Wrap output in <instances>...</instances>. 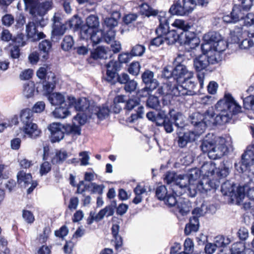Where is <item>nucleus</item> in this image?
<instances>
[{"label":"nucleus","instance_id":"obj_1","mask_svg":"<svg viewBox=\"0 0 254 254\" xmlns=\"http://www.w3.org/2000/svg\"><path fill=\"white\" fill-rule=\"evenodd\" d=\"M216 114L213 109L207 110L204 114L194 112L190 116L191 124L194 127V132L200 135L208 125H223L228 123L234 115L241 112V107L236 102L230 93H225L215 105Z\"/></svg>","mask_w":254,"mask_h":254},{"label":"nucleus","instance_id":"obj_2","mask_svg":"<svg viewBox=\"0 0 254 254\" xmlns=\"http://www.w3.org/2000/svg\"><path fill=\"white\" fill-rule=\"evenodd\" d=\"M239 3L234 4L230 13H223L222 20L225 24H236L243 20V24L236 26L234 32L240 36L243 32V26L249 27L254 26V14L252 12L246 13L253 6L252 0H238ZM249 38H254V32H249Z\"/></svg>","mask_w":254,"mask_h":254},{"label":"nucleus","instance_id":"obj_3","mask_svg":"<svg viewBox=\"0 0 254 254\" xmlns=\"http://www.w3.org/2000/svg\"><path fill=\"white\" fill-rule=\"evenodd\" d=\"M188 79L185 81L177 83L169 84L166 86V94L164 96H171L174 100L182 103H185L184 96L186 95H193L195 93L194 89L196 84L194 81Z\"/></svg>","mask_w":254,"mask_h":254},{"label":"nucleus","instance_id":"obj_4","mask_svg":"<svg viewBox=\"0 0 254 254\" xmlns=\"http://www.w3.org/2000/svg\"><path fill=\"white\" fill-rule=\"evenodd\" d=\"M106 73L103 74L102 80L111 85H114L117 82L125 84L129 80V76L126 73H118L121 70L119 63L114 60H110L105 65Z\"/></svg>","mask_w":254,"mask_h":254},{"label":"nucleus","instance_id":"obj_5","mask_svg":"<svg viewBox=\"0 0 254 254\" xmlns=\"http://www.w3.org/2000/svg\"><path fill=\"white\" fill-rule=\"evenodd\" d=\"M20 119L23 125L22 130L28 137L36 138L41 133L36 124L33 123V111L29 108L23 109L20 114Z\"/></svg>","mask_w":254,"mask_h":254},{"label":"nucleus","instance_id":"obj_6","mask_svg":"<svg viewBox=\"0 0 254 254\" xmlns=\"http://www.w3.org/2000/svg\"><path fill=\"white\" fill-rule=\"evenodd\" d=\"M174 73L173 81H169L158 89V93L162 95L166 94V86L169 84L180 83V82L185 81L186 79H191L193 73L192 71H189L187 67L184 64H178L173 69Z\"/></svg>","mask_w":254,"mask_h":254},{"label":"nucleus","instance_id":"obj_7","mask_svg":"<svg viewBox=\"0 0 254 254\" xmlns=\"http://www.w3.org/2000/svg\"><path fill=\"white\" fill-rule=\"evenodd\" d=\"M212 52H210L209 55L202 54L193 59V67L197 73V77L201 88H202L204 78V73L201 72L206 69L210 64H214L212 63V62H214L213 61L214 58L211 54Z\"/></svg>","mask_w":254,"mask_h":254},{"label":"nucleus","instance_id":"obj_8","mask_svg":"<svg viewBox=\"0 0 254 254\" xmlns=\"http://www.w3.org/2000/svg\"><path fill=\"white\" fill-rule=\"evenodd\" d=\"M81 102L80 99L75 101V108L77 111L87 112L90 116L95 115L100 121L104 120L109 115L110 109L107 106H97L94 104H88L87 106H85L81 105Z\"/></svg>","mask_w":254,"mask_h":254},{"label":"nucleus","instance_id":"obj_9","mask_svg":"<svg viewBox=\"0 0 254 254\" xmlns=\"http://www.w3.org/2000/svg\"><path fill=\"white\" fill-rule=\"evenodd\" d=\"M196 5L194 0H179L174 2L169 9L171 15H186L190 13Z\"/></svg>","mask_w":254,"mask_h":254},{"label":"nucleus","instance_id":"obj_10","mask_svg":"<svg viewBox=\"0 0 254 254\" xmlns=\"http://www.w3.org/2000/svg\"><path fill=\"white\" fill-rule=\"evenodd\" d=\"M177 192L173 189L172 192L168 191L165 186L161 185L157 187L155 194L157 198L164 202V203L169 207L175 205L177 199L175 195Z\"/></svg>","mask_w":254,"mask_h":254},{"label":"nucleus","instance_id":"obj_11","mask_svg":"<svg viewBox=\"0 0 254 254\" xmlns=\"http://www.w3.org/2000/svg\"><path fill=\"white\" fill-rule=\"evenodd\" d=\"M17 183L21 188H25L30 185L27 190L28 194L31 193L38 185L36 182L32 181L31 174L26 173L24 171H20L17 173Z\"/></svg>","mask_w":254,"mask_h":254},{"label":"nucleus","instance_id":"obj_12","mask_svg":"<svg viewBox=\"0 0 254 254\" xmlns=\"http://www.w3.org/2000/svg\"><path fill=\"white\" fill-rule=\"evenodd\" d=\"M48 128L50 132V140L52 143L59 142L64 136V125L60 123H53L50 124Z\"/></svg>","mask_w":254,"mask_h":254},{"label":"nucleus","instance_id":"obj_13","mask_svg":"<svg viewBox=\"0 0 254 254\" xmlns=\"http://www.w3.org/2000/svg\"><path fill=\"white\" fill-rule=\"evenodd\" d=\"M118 21L111 17L106 18L103 24V30L105 32L104 37V40L107 43H109L115 38V31L114 28L117 26Z\"/></svg>","mask_w":254,"mask_h":254},{"label":"nucleus","instance_id":"obj_14","mask_svg":"<svg viewBox=\"0 0 254 254\" xmlns=\"http://www.w3.org/2000/svg\"><path fill=\"white\" fill-rule=\"evenodd\" d=\"M171 15L169 11L160 12L158 15L159 24L155 30L157 35H162L163 37L170 30L169 20Z\"/></svg>","mask_w":254,"mask_h":254},{"label":"nucleus","instance_id":"obj_15","mask_svg":"<svg viewBox=\"0 0 254 254\" xmlns=\"http://www.w3.org/2000/svg\"><path fill=\"white\" fill-rule=\"evenodd\" d=\"M154 122L157 126H163L167 133L173 131V123L164 110H160L157 112Z\"/></svg>","mask_w":254,"mask_h":254},{"label":"nucleus","instance_id":"obj_16","mask_svg":"<svg viewBox=\"0 0 254 254\" xmlns=\"http://www.w3.org/2000/svg\"><path fill=\"white\" fill-rule=\"evenodd\" d=\"M220 185L219 180L213 176L208 178H203L197 186L198 189L201 193L206 192L211 189L216 190Z\"/></svg>","mask_w":254,"mask_h":254},{"label":"nucleus","instance_id":"obj_17","mask_svg":"<svg viewBox=\"0 0 254 254\" xmlns=\"http://www.w3.org/2000/svg\"><path fill=\"white\" fill-rule=\"evenodd\" d=\"M51 7V2L48 1L40 3L36 2L30 6V13L34 16L36 15L43 16Z\"/></svg>","mask_w":254,"mask_h":254},{"label":"nucleus","instance_id":"obj_18","mask_svg":"<svg viewBox=\"0 0 254 254\" xmlns=\"http://www.w3.org/2000/svg\"><path fill=\"white\" fill-rule=\"evenodd\" d=\"M180 36V44L181 45L190 46L194 44L197 46L199 44L196 33L189 31V29L181 32Z\"/></svg>","mask_w":254,"mask_h":254},{"label":"nucleus","instance_id":"obj_19","mask_svg":"<svg viewBox=\"0 0 254 254\" xmlns=\"http://www.w3.org/2000/svg\"><path fill=\"white\" fill-rule=\"evenodd\" d=\"M153 76L154 73L152 71L148 70L144 71V92H147L148 94H150V92L158 86L157 81L153 78Z\"/></svg>","mask_w":254,"mask_h":254},{"label":"nucleus","instance_id":"obj_20","mask_svg":"<svg viewBox=\"0 0 254 254\" xmlns=\"http://www.w3.org/2000/svg\"><path fill=\"white\" fill-rule=\"evenodd\" d=\"M227 47V44L226 41L222 39L221 38L215 44H213L212 48H210V51L209 52L210 53V52H214L213 55H212L214 58L213 59L214 62H212V63H218L220 61V54L226 49Z\"/></svg>","mask_w":254,"mask_h":254},{"label":"nucleus","instance_id":"obj_21","mask_svg":"<svg viewBox=\"0 0 254 254\" xmlns=\"http://www.w3.org/2000/svg\"><path fill=\"white\" fill-rule=\"evenodd\" d=\"M68 157V153L64 149L57 150L55 154L48 145L43 147V159H66Z\"/></svg>","mask_w":254,"mask_h":254},{"label":"nucleus","instance_id":"obj_22","mask_svg":"<svg viewBox=\"0 0 254 254\" xmlns=\"http://www.w3.org/2000/svg\"><path fill=\"white\" fill-rule=\"evenodd\" d=\"M175 187L173 189L177 192V195H181L186 190L187 188L190 185L189 178L187 175L180 176L175 181Z\"/></svg>","mask_w":254,"mask_h":254},{"label":"nucleus","instance_id":"obj_23","mask_svg":"<svg viewBox=\"0 0 254 254\" xmlns=\"http://www.w3.org/2000/svg\"><path fill=\"white\" fill-rule=\"evenodd\" d=\"M52 49V43L49 40L44 39L39 43L38 50L42 61H46L49 59Z\"/></svg>","mask_w":254,"mask_h":254},{"label":"nucleus","instance_id":"obj_24","mask_svg":"<svg viewBox=\"0 0 254 254\" xmlns=\"http://www.w3.org/2000/svg\"><path fill=\"white\" fill-rule=\"evenodd\" d=\"M199 136L194 131H189L185 132L182 135L178 136V146L181 148H184L186 146L189 142L194 141Z\"/></svg>","mask_w":254,"mask_h":254},{"label":"nucleus","instance_id":"obj_25","mask_svg":"<svg viewBox=\"0 0 254 254\" xmlns=\"http://www.w3.org/2000/svg\"><path fill=\"white\" fill-rule=\"evenodd\" d=\"M51 73L52 74L51 79H50V76L48 75L47 80H45L44 81L45 83L43 84V90L47 97L53 93V92L56 88L57 83V78L55 73Z\"/></svg>","mask_w":254,"mask_h":254},{"label":"nucleus","instance_id":"obj_26","mask_svg":"<svg viewBox=\"0 0 254 254\" xmlns=\"http://www.w3.org/2000/svg\"><path fill=\"white\" fill-rule=\"evenodd\" d=\"M229 153V148L225 144H222L215 148L210 152V159H221L222 157L227 155Z\"/></svg>","mask_w":254,"mask_h":254},{"label":"nucleus","instance_id":"obj_27","mask_svg":"<svg viewBox=\"0 0 254 254\" xmlns=\"http://www.w3.org/2000/svg\"><path fill=\"white\" fill-rule=\"evenodd\" d=\"M176 204H177L178 212L182 216L187 215L192 207L191 202L187 199H181L178 201L177 200Z\"/></svg>","mask_w":254,"mask_h":254},{"label":"nucleus","instance_id":"obj_28","mask_svg":"<svg viewBox=\"0 0 254 254\" xmlns=\"http://www.w3.org/2000/svg\"><path fill=\"white\" fill-rule=\"evenodd\" d=\"M208 135H206L205 138L203 139L200 147L203 152L206 153L209 159H210L211 157L210 152L214 150L216 141L213 139H208Z\"/></svg>","mask_w":254,"mask_h":254},{"label":"nucleus","instance_id":"obj_29","mask_svg":"<svg viewBox=\"0 0 254 254\" xmlns=\"http://www.w3.org/2000/svg\"><path fill=\"white\" fill-rule=\"evenodd\" d=\"M199 226V219L197 217L192 216L190 218L189 223L186 224L184 232L186 235H189L192 232H197Z\"/></svg>","mask_w":254,"mask_h":254},{"label":"nucleus","instance_id":"obj_30","mask_svg":"<svg viewBox=\"0 0 254 254\" xmlns=\"http://www.w3.org/2000/svg\"><path fill=\"white\" fill-rule=\"evenodd\" d=\"M216 169L215 164L210 161L203 163L200 171L207 177H211L215 175Z\"/></svg>","mask_w":254,"mask_h":254},{"label":"nucleus","instance_id":"obj_31","mask_svg":"<svg viewBox=\"0 0 254 254\" xmlns=\"http://www.w3.org/2000/svg\"><path fill=\"white\" fill-rule=\"evenodd\" d=\"M163 37L167 45H173L177 41L180 43V33L176 30H169Z\"/></svg>","mask_w":254,"mask_h":254},{"label":"nucleus","instance_id":"obj_32","mask_svg":"<svg viewBox=\"0 0 254 254\" xmlns=\"http://www.w3.org/2000/svg\"><path fill=\"white\" fill-rule=\"evenodd\" d=\"M50 103L54 106L65 105L64 95L58 92L53 93L47 97Z\"/></svg>","mask_w":254,"mask_h":254},{"label":"nucleus","instance_id":"obj_33","mask_svg":"<svg viewBox=\"0 0 254 254\" xmlns=\"http://www.w3.org/2000/svg\"><path fill=\"white\" fill-rule=\"evenodd\" d=\"M238 162L235 163L236 170L240 173H243L250 170L254 165V160H238Z\"/></svg>","mask_w":254,"mask_h":254},{"label":"nucleus","instance_id":"obj_34","mask_svg":"<svg viewBox=\"0 0 254 254\" xmlns=\"http://www.w3.org/2000/svg\"><path fill=\"white\" fill-rule=\"evenodd\" d=\"M221 38L220 34L216 32H209L203 36L204 41L206 44L210 45V48H212L213 44H215Z\"/></svg>","mask_w":254,"mask_h":254},{"label":"nucleus","instance_id":"obj_35","mask_svg":"<svg viewBox=\"0 0 254 254\" xmlns=\"http://www.w3.org/2000/svg\"><path fill=\"white\" fill-rule=\"evenodd\" d=\"M66 25L67 28L72 29L74 31H78L82 26V21L77 15H74L66 22Z\"/></svg>","mask_w":254,"mask_h":254},{"label":"nucleus","instance_id":"obj_36","mask_svg":"<svg viewBox=\"0 0 254 254\" xmlns=\"http://www.w3.org/2000/svg\"><path fill=\"white\" fill-rule=\"evenodd\" d=\"M236 187L234 183L229 181L224 182L221 185V191L225 195L233 197L234 190Z\"/></svg>","mask_w":254,"mask_h":254},{"label":"nucleus","instance_id":"obj_37","mask_svg":"<svg viewBox=\"0 0 254 254\" xmlns=\"http://www.w3.org/2000/svg\"><path fill=\"white\" fill-rule=\"evenodd\" d=\"M53 114L56 118L64 119L70 114V112L68 110V106L65 104V105L59 106V107H56L53 112Z\"/></svg>","mask_w":254,"mask_h":254},{"label":"nucleus","instance_id":"obj_38","mask_svg":"<svg viewBox=\"0 0 254 254\" xmlns=\"http://www.w3.org/2000/svg\"><path fill=\"white\" fill-rule=\"evenodd\" d=\"M105 32L103 30L98 29H93L91 35H90L89 40H90L93 46L99 44L102 38L104 39Z\"/></svg>","mask_w":254,"mask_h":254},{"label":"nucleus","instance_id":"obj_39","mask_svg":"<svg viewBox=\"0 0 254 254\" xmlns=\"http://www.w3.org/2000/svg\"><path fill=\"white\" fill-rule=\"evenodd\" d=\"M64 131L67 135H71L72 136H78L81 134V129L80 126L66 124L64 125Z\"/></svg>","mask_w":254,"mask_h":254},{"label":"nucleus","instance_id":"obj_40","mask_svg":"<svg viewBox=\"0 0 254 254\" xmlns=\"http://www.w3.org/2000/svg\"><path fill=\"white\" fill-rule=\"evenodd\" d=\"M65 28L64 25L60 26L55 24L52 31L51 39L52 41H54L56 39L57 41L65 33Z\"/></svg>","mask_w":254,"mask_h":254},{"label":"nucleus","instance_id":"obj_41","mask_svg":"<svg viewBox=\"0 0 254 254\" xmlns=\"http://www.w3.org/2000/svg\"><path fill=\"white\" fill-rule=\"evenodd\" d=\"M201 171L197 168H193L190 170L189 174H186L189 178L190 184L197 185L201 182L198 179L200 176Z\"/></svg>","mask_w":254,"mask_h":254},{"label":"nucleus","instance_id":"obj_42","mask_svg":"<svg viewBox=\"0 0 254 254\" xmlns=\"http://www.w3.org/2000/svg\"><path fill=\"white\" fill-rule=\"evenodd\" d=\"M114 210L112 206H106L95 215V221L98 222L101 220L105 215L107 217L112 216L114 213Z\"/></svg>","mask_w":254,"mask_h":254},{"label":"nucleus","instance_id":"obj_43","mask_svg":"<svg viewBox=\"0 0 254 254\" xmlns=\"http://www.w3.org/2000/svg\"><path fill=\"white\" fill-rule=\"evenodd\" d=\"M90 57L94 60L107 59V52L103 47H98L91 52Z\"/></svg>","mask_w":254,"mask_h":254},{"label":"nucleus","instance_id":"obj_44","mask_svg":"<svg viewBox=\"0 0 254 254\" xmlns=\"http://www.w3.org/2000/svg\"><path fill=\"white\" fill-rule=\"evenodd\" d=\"M231 242V240L228 237L223 235H219L215 238L214 244L216 248H225L227 247Z\"/></svg>","mask_w":254,"mask_h":254},{"label":"nucleus","instance_id":"obj_45","mask_svg":"<svg viewBox=\"0 0 254 254\" xmlns=\"http://www.w3.org/2000/svg\"><path fill=\"white\" fill-rule=\"evenodd\" d=\"M146 106L149 108L157 110L160 107V101L158 97L155 95L148 94L146 101Z\"/></svg>","mask_w":254,"mask_h":254},{"label":"nucleus","instance_id":"obj_46","mask_svg":"<svg viewBox=\"0 0 254 254\" xmlns=\"http://www.w3.org/2000/svg\"><path fill=\"white\" fill-rule=\"evenodd\" d=\"M85 25L92 29H98L99 21L98 16L93 14L90 15L86 18V24Z\"/></svg>","mask_w":254,"mask_h":254},{"label":"nucleus","instance_id":"obj_47","mask_svg":"<svg viewBox=\"0 0 254 254\" xmlns=\"http://www.w3.org/2000/svg\"><path fill=\"white\" fill-rule=\"evenodd\" d=\"M74 41L72 36L66 35L64 37L62 44V49L65 51H68L71 50L73 46Z\"/></svg>","mask_w":254,"mask_h":254},{"label":"nucleus","instance_id":"obj_48","mask_svg":"<svg viewBox=\"0 0 254 254\" xmlns=\"http://www.w3.org/2000/svg\"><path fill=\"white\" fill-rule=\"evenodd\" d=\"M26 31L28 38L32 40L38 32L37 26L33 22H29L26 26Z\"/></svg>","mask_w":254,"mask_h":254},{"label":"nucleus","instance_id":"obj_49","mask_svg":"<svg viewBox=\"0 0 254 254\" xmlns=\"http://www.w3.org/2000/svg\"><path fill=\"white\" fill-rule=\"evenodd\" d=\"M35 92V84L33 82H28L23 87V94L27 98L32 97Z\"/></svg>","mask_w":254,"mask_h":254},{"label":"nucleus","instance_id":"obj_50","mask_svg":"<svg viewBox=\"0 0 254 254\" xmlns=\"http://www.w3.org/2000/svg\"><path fill=\"white\" fill-rule=\"evenodd\" d=\"M79 30H80V38L87 41L89 40V38L90 35H91L93 29L84 24L82 25Z\"/></svg>","mask_w":254,"mask_h":254},{"label":"nucleus","instance_id":"obj_51","mask_svg":"<svg viewBox=\"0 0 254 254\" xmlns=\"http://www.w3.org/2000/svg\"><path fill=\"white\" fill-rule=\"evenodd\" d=\"M248 186L245 185L243 187H239L237 188L236 191L234 190V195L237 201L239 202L244 198L245 196V191H247Z\"/></svg>","mask_w":254,"mask_h":254},{"label":"nucleus","instance_id":"obj_52","mask_svg":"<svg viewBox=\"0 0 254 254\" xmlns=\"http://www.w3.org/2000/svg\"><path fill=\"white\" fill-rule=\"evenodd\" d=\"M245 249V245L242 242L234 244L230 249L231 254H243Z\"/></svg>","mask_w":254,"mask_h":254},{"label":"nucleus","instance_id":"obj_53","mask_svg":"<svg viewBox=\"0 0 254 254\" xmlns=\"http://www.w3.org/2000/svg\"><path fill=\"white\" fill-rule=\"evenodd\" d=\"M241 159H254V144L248 145Z\"/></svg>","mask_w":254,"mask_h":254},{"label":"nucleus","instance_id":"obj_54","mask_svg":"<svg viewBox=\"0 0 254 254\" xmlns=\"http://www.w3.org/2000/svg\"><path fill=\"white\" fill-rule=\"evenodd\" d=\"M172 25L178 29L182 30L183 31L190 28V26L188 23H186L185 21L181 19H176Z\"/></svg>","mask_w":254,"mask_h":254},{"label":"nucleus","instance_id":"obj_55","mask_svg":"<svg viewBox=\"0 0 254 254\" xmlns=\"http://www.w3.org/2000/svg\"><path fill=\"white\" fill-rule=\"evenodd\" d=\"M25 36L22 33L17 34L16 36H13L12 42L15 44V46L23 47L26 45V42L24 40Z\"/></svg>","mask_w":254,"mask_h":254},{"label":"nucleus","instance_id":"obj_56","mask_svg":"<svg viewBox=\"0 0 254 254\" xmlns=\"http://www.w3.org/2000/svg\"><path fill=\"white\" fill-rule=\"evenodd\" d=\"M132 56L130 52L123 53L119 54L118 56V63H120L121 67H122V64L127 63L132 58Z\"/></svg>","mask_w":254,"mask_h":254},{"label":"nucleus","instance_id":"obj_57","mask_svg":"<svg viewBox=\"0 0 254 254\" xmlns=\"http://www.w3.org/2000/svg\"><path fill=\"white\" fill-rule=\"evenodd\" d=\"M199 184L195 185L193 184H190V185L187 188L185 192H186L190 197H195L197 191L200 192V190L198 189L197 188V186Z\"/></svg>","mask_w":254,"mask_h":254},{"label":"nucleus","instance_id":"obj_58","mask_svg":"<svg viewBox=\"0 0 254 254\" xmlns=\"http://www.w3.org/2000/svg\"><path fill=\"white\" fill-rule=\"evenodd\" d=\"M160 12L157 9H154L153 6L144 7V16L147 17L150 16L155 17L156 16L158 17Z\"/></svg>","mask_w":254,"mask_h":254},{"label":"nucleus","instance_id":"obj_59","mask_svg":"<svg viewBox=\"0 0 254 254\" xmlns=\"http://www.w3.org/2000/svg\"><path fill=\"white\" fill-rule=\"evenodd\" d=\"M134 192L135 194V197L133 199V202L135 204H137L141 202L142 196L141 194L143 193V188L140 185H137V187L134 188Z\"/></svg>","mask_w":254,"mask_h":254},{"label":"nucleus","instance_id":"obj_60","mask_svg":"<svg viewBox=\"0 0 254 254\" xmlns=\"http://www.w3.org/2000/svg\"><path fill=\"white\" fill-rule=\"evenodd\" d=\"M137 83L134 80H129L124 86V89L126 92L130 93L134 91L137 87Z\"/></svg>","mask_w":254,"mask_h":254},{"label":"nucleus","instance_id":"obj_61","mask_svg":"<svg viewBox=\"0 0 254 254\" xmlns=\"http://www.w3.org/2000/svg\"><path fill=\"white\" fill-rule=\"evenodd\" d=\"M161 76L163 78L168 80L166 83L169 81H173L174 73H173V70H169L168 66H165L163 68Z\"/></svg>","mask_w":254,"mask_h":254},{"label":"nucleus","instance_id":"obj_62","mask_svg":"<svg viewBox=\"0 0 254 254\" xmlns=\"http://www.w3.org/2000/svg\"><path fill=\"white\" fill-rule=\"evenodd\" d=\"M13 38L12 34L8 29H3L0 33V39L1 41L5 42L12 41Z\"/></svg>","mask_w":254,"mask_h":254},{"label":"nucleus","instance_id":"obj_63","mask_svg":"<svg viewBox=\"0 0 254 254\" xmlns=\"http://www.w3.org/2000/svg\"><path fill=\"white\" fill-rule=\"evenodd\" d=\"M245 108L254 111V95L248 96L244 100Z\"/></svg>","mask_w":254,"mask_h":254},{"label":"nucleus","instance_id":"obj_64","mask_svg":"<svg viewBox=\"0 0 254 254\" xmlns=\"http://www.w3.org/2000/svg\"><path fill=\"white\" fill-rule=\"evenodd\" d=\"M1 21L3 25L9 27L14 23V18L10 14H6L2 16Z\"/></svg>","mask_w":254,"mask_h":254}]
</instances>
